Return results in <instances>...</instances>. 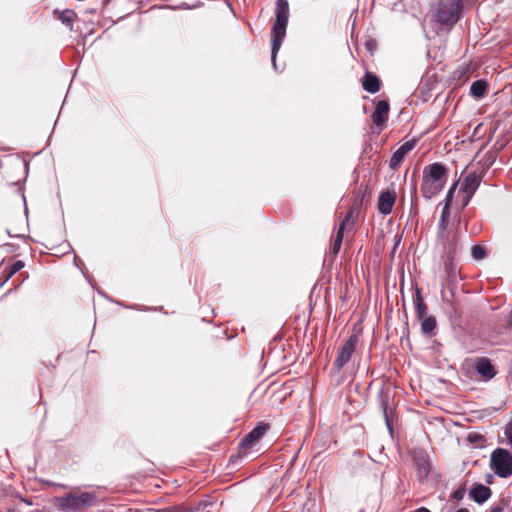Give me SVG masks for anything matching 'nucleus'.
Returning <instances> with one entry per match:
<instances>
[{
    "label": "nucleus",
    "instance_id": "4be33fe9",
    "mask_svg": "<svg viewBox=\"0 0 512 512\" xmlns=\"http://www.w3.org/2000/svg\"><path fill=\"white\" fill-rule=\"evenodd\" d=\"M405 156L406 155L402 152V150L397 149L390 158L389 167L392 170H396L400 166Z\"/></svg>",
    "mask_w": 512,
    "mask_h": 512
},
{
    "label": "nucleus",
    "instance_id": "bb28decb",
    "mask_svg": "<svg viewBox=\"0 0 512 512\" xmlns=\"http://www.w3.org/2000/svg\"><path fill=\"white\" fill-rule=\"evenodd\" d=\"M465 492H466L465 487L464 486H460L458 489H456L452 493V498L457 500V501L462 500L464 498Z\"/></svg>",
    "mask_w": 512,
    "mask_h": 512
},
{
    "label": "nucleus",
    "instance_id": "9d476101",
    "mask_svg": "<svg viewBox=\"0 0 512 512\" xmlns=\"http://www.w3.org/2000/svg\"><path fill=\"white\" fill-rule=\"evenodd\" d=\"M389 109L390 106L387 100H379L376 103L375 110L372 114V121L376 126L380 127L387 121Z\"/></svg>",
    "mask_w": 512,
    "mask_h": 512
},
{
    "label": "nucleus",
    "instance_id": "f03ea898",
    "mask_svg": "<svg viewBox=\"0 0 512 512\" xmlns=\"http://www.w3.org/2000/svg\"><path fill=\"white\" fill-rule=\"evenodd\" d=\"M447 168L440 162L427 165L423 171V180L420 187L421 194L426 199L439 194L447 182Z\"/></svg>",
    "mask_w": 512,
    "mask_h": 512
},
{
    "label": "nucleus",
    "instance_id": "b1692460",
    "mask_svg": "<svg viewBox=\"0 0 512 512\" xmlns=\"http://www.w3.org/2000/svg\"><path fill=\"white\" fill-rule=\"evenodd\" d=\"M25 266L24 262L21 260L15 261L10 267L6 274V280H8L10 277H12L14 274H16L18 271H20Z\"/></svg>",
    "mask_w": 512,
    "mask_h": 512
},
{
    "label": "nucleus",
    "instance_id": "ddd939ff",
    "mask_svg": "<svg viewBox=\"0 0 512 512\" xmlns=\"http://www.w3.org/2000/svg\"><path fill=\"white\" fill-rule=\"evenodd\" d=\"M481 183V177L473 172L466 175L462 183V190L466 193L468 200L474 195Z\"/></svg>",
    "mask_w": 512,
    "mask_h": 512
},
{
    "label": "nucleus",
    "instance_id": "2f4dec72",
    "mask_svg": "<svg viewBox=\"0 0 512 512\" xmlns=\"http://www.w3.org/2000/svg\"><path fill=\"white\" fill-rule=\"evenodd\" d=\"M489 512H503V509L500 506H493Z\"/></svg>",
    "mask_w": 512,
    "mask_h": 512
},
{
    "label": "nucleus",
    "instance_id": "a878e982",
    "mask_svg": "<svg viewBox=\"0 0 512 512\" xmlns=\"http://www.w3.org/2000/svg\"><path fill=\"white\" fill-rule=\"evenodd\" d=\"M416 145L415 140L406 141L403 143L398 149L402 150V152L406 155L408 152H410L412 149H414Z\"/></svg>",
    "mask_w": 512,
    "mask_h": 512
},
{
    "label": "nucleus",
    "instance_id": "20e7f679",
    "mask_svg": "<svg viewBox=\"0 0 512 512\" xmlns=\"http://www.w3.org/2000/svg\"><path fill=\"white\" fill-rule=\"evenodd\" d=\"M96 495L93 492H71L65 496L57 497V506L65 512H82L93 506L96 502Z\"/></svg>",
    "mask_w": 512,
    "mask_h": 512
},
{
    "label": "nucleus",
    "instance_id": "412c9836",
    "mask_svg": "<svg viewBox=\"0 0 512 512\" xmlns=\"http://www.w3.org/2000/svg\"><path fill=\"white\" fill-rule=\"evenodd\" d=\"M449 218H450L449 203H445V205L442 209L439 224H438L440 235H443L444 231L446 230L448 222H449Z\"/></svg>",
    "mask_w": 512,
    "mask_h": 512
},
{
    "label": "nucleus",
    "instance_id": "c756f323",
    "mask_svg": "<svg viewBox=\"0 0 512 512\" xmlns=\"http://www.w3.org/2000/svg\"><path fill=\"white\" fill-rule=\"evenodd\" d=\"M482 439V436L479 435V434H469L468 436V440L471 442V443H476L478 440Z\"/></svg>",
    "mask_w": 512,
    "mask_h": 512
},
{
    "label": "nucleus",
    "instance_id": "1a4fd4ad",
    "mask_svg": "<svg viewBox=\"0 0 512 512\" xmlns=\"http://www.w3.org/2000/svg\"><path fill=\"white\" fill-rule=\"evenodd\" d=\"M352 213H353L352 210L347 213V215L341 221L340 226L335 233V236L333 238V241L331 243V248H330L333 256H336L340 251L342 241H343V236H344V230H345L346 225L349 223V221L352 217Z\"/></svg>",
    "mask_w": 512,
    "mask_h": 512
},
{
    "label": "nucleus",
    "instance_id": "c85d7f7f",
    "mask_svg": "<svg viewBox=\"0 0 512 512\" xmlns=\"http://www.w3.org/2000/svg\"><path fill=\"white\" fill-rule=\"evenodd\" d=\"M456 188H457V182H454L447 192L445 203H449V204L451 203Z\"/></svg>",
    "mask_w": 512,
    "mask_h": 512
},
{
    "label": "nucleus",
    "instance_id": "f704fd0d",
    "mask_svg": "<svg viewBox=\"0 0 512 512\" xmlns=\"http://www.w3.org/2000/svg\"><path fill=\"white\" fill-rule=\"evenodd\" d=\"M481 126H482L481 124H478V126L475 128V131H474L475 134L477 133V129H480Z\"/></svg>",
    "mask_w": 512,
    "mask_h": 512
},
{
    "label": "nucleus",
    "instance_id": "7c9ffc66",
    "mask_svg": "<svg viewBox=\"0 0 512 512\" xmlns=\"http://www.w3.org/2000/svg\"><path fill=\"white\" fill-rule=\"evenodd\" d=\"M506 328L512 329V310L510 311L508 317H507V324Z\"/></svg>",
    "mask_w": 512,
    "mask_h": 512
},
{
    "label": "nucleus",
    "instance_id": "2eb2a0df",
    "mask_svg": "<svg viewBox=\"0 0 512 512\" xmlns=\"http://www.w3.org/2000/svg\"><path fill=\"white\" fill-rule=\"evenodd\" d=\"M362 87L369 93H376L381 88V80L372 72H366L362 79Z\"/></svg>",
    "mask_w": 512,
    "mask_h": 512
},
{
    "label": "nucleus",
    "instance_id": "7ed1b4c3",
    "mask_svg": "<svg viewBox=\"0 0 512 512\" xmlns=\"http://www.w3.org/2000/svg\"><path fill=\"white\" fill-rule=\"evenodd\" d=\"M463 8V0H437L433 7L434 21L452 28L460 20Z\"/></svg>",
    "mask_w": 512,
    "mask_h": 512
},
{
    "label": "nucleus",
    "instance_id": "0eeeda50",
    "mask_svg": "<svg viewBox=\"0 0 512 512\" xmlns=\"http://www.w3.org/2000/svg\"><path fill=\"white\" fill-rule=\"evenodd\" d=\"M358 337L352 334L338 349L337 357L333 363V372L339 373L343 367L351 360L355 352Z\"/></svg>",
    "mask_w": 512,
    "mask_h": 512
},
{
    "label": "nucleus",
    "instance_id": "f3484780",
    "mask_svg": "<svg viewBox=\"0 0 512 512\" xmlns=\"http://www.w3.org/2000/svg\"><path fill=\"white\" fill-rule=\"evenodd\" d=\"M415 313L418 319H423L427 314V305L424 302L420 290H416L414 298Z\"/></svg>",
    "mask_w": 512,
    "mask_h": 512
},
{
    "label": "nucleus",
    "instance_id": "72a5a7b5",
    "mask_svg": "<svg viewBox=\"0 0 512 512\" xmlns=\"http://www.w3.org/2000/svg\"><path fill=\"white\" fill-rule=\"evenodd\" d=\"M456 512H469V510L466 508H460Z\"/></svg>",
    "mask_w": 512,
    "mask_h": 512
},
{
    "label": "nucleus",
    "instance_id": "9b49d317",
    "mask_svg": "<svg viewBox=\"0 0 512 512\" xmlns=\"http://www.w3.org/2000/svg\"><path fill=\"white\" fill-rule=\"evenodd\" d=\"M267 429L268 426L266 424L259 423L244 436V438L241 440L240 446L245 448L252 446L255 442L262 438Z\"/></svg>",
    "mask_w": 512,
    "mask_h": 512
},
{
    "label": "nucleus",
    "instance_id": "6e6552de",
    "mask_svg": "<svg viewBox=\"0 0 512 512\" xmlns=\"http://www.w3.org/2000/svg\"><path fill=\"white\" fill-rule=\"evenodd\" d=\"M474 368L478 375L484 380L489 381L493 379L496 374V368L492 361L487 357H477L474 360Z\"/></svg>",
    "mask_w": 512,
    "mask_h": 512
},
{
    "label": "nucleus",
    "instance_id": "39448f33",
    "mask_svg": "<svg viewBox=\"0 0 512 512\" xmlns=\"http://www.w3.org/2000/svg\"><path fill=\"white\" fill-rule=\"evenodd\" d=\"M490 466L499 477H510L512 475V454L503 448L495 449L491 454Z\"/></svg>",
    "mask_w": 512,
    "mask_h": 512
},
{
    "label": "nucleus",
    "instance_id": "dca6fc26",
    "mask_svg": "<svg viewBox=\"0 0 512 512\" xmlns=\"http://www.w3.org/2000/svg\"><path fill=\"white\" fill-rule=\"evenodd\" d=\"M380 406L383 411L384 420L386 426L390 432H392V420L394 416L393 409L389 406V399L387 396H384L382 393L380 395Z\"/></svg>",
    "mask_w": 512,
    "mask_h": 512
},
{
    "label": "nucleus",
    "instance_id": "aec40b11",
    "mask_svg": "<svg viewBox=\"0 0 512 512\" xmlns=\"http://www.w3.org/2000/svg\"><path fill=\"white\" fill-rule=\"evenodd\" d=\"M77 18L73 10L66 9L59 13L58 19L70 30H73V22Z\"/></svg>",
    "mask_w": 512,
    "mask_h": 512
},
{
    "label": "nucleus",
    "instance_id": "4468645a",
    "mask_svg": "<svg viewBox=\"0 0 512 512\" xmlns=\"http://www.w3.org/2000/svg\"><path fill=\"white\" fill-rule=\"evenodd\" d=\"M491 494V489L483 484L475 485L469 492L470 498L478 504L486 502Z\"/></svg>",
    "mask_w": 512,
    "mask_h": 512
},
{
    "label": "nucleus",
    "instance_id": "f257e3e1",
    "mask_svg": "<svg viewBox=\"0 0 512 512\" xmlns=\"http://www.w3.org/2000/svg\"><path fill=\"white\" fill-rule=\"evenodd\" d=\"M289 18V3L287 0H277L275 6V22L271 30V61L275 70H278L276 58L286 36Z\"/></svg>",
    "mask_w": 512,
    "mask_h": 512
},
{
    "label": "nucleus",
    "instance_id": "a211bd4d",
    "mask_svg": "<svg viewBox=\"0 0 512 512\" xmlns=\"http://www.w3.org/2000/svg\"><path fill=\"white\" fill-rule=\"evenodd\" d=\"M488 84L484 80H476L470 87V94L475 98H482L487 93Z\"/></svg>",
    "mask_w": 512,
    "mask_h": 512
},
{
    "label": "nucleus",
    "instance_id": "473e14b6",
    "mask_svg": "<svg viewBox=\"0 0 512 512\" xmlns=\"http://www.w3.org/2000/svg\"><path fill=\"white\" fill-rule=\"evenodd\" d=\"M415 512H431V511L425 507H421V508L416 509Z\"/></svg>",
    "mask_w": 512,
    "mask_h": 512
},
{
    "label": "nucleus",
    "instance_id": "6ab92c4d",
    "mask_svg": "<svg viewBox=\"0 0 512 512\" xmlns=\"http://www.w3.org/2000/svg\"><path fill=\"white\" fill-rule=\"evenodd\" d=\"M419 320L421 321V331L423 334L431 335L432 332L436 329L437 321L434 316H426Z\"/></svg>",
    "mask_w": 512,
    "mask_h": 512
},
{
    "label": "nucleus",
    "instance_id": "cd10ccee",
    "mask_svg": "<svg viewBox=\"0 0 512 512\" xmlns=\"http://www.w3.org/2000/svg\"><path fill=\"white\" fill-rule=\"evenodd\" d=\"M504 434L508 440V443L512 446V417H511V420L509 421V423L505 427Z\"/></svg>",
    "mask_w": 512,
    "mask_h": 512
},
{
    "label": "nucleus",
    "instance_id": "f8f14e48",
    "mask_svg": "<svg viewBox=\"0 0 512 512\" xmlns=\"http://www.w3.org/2000/svg\"><path fill=\"white\" fill-rule=\"evenodd\" d=\"M396 199L395 192L384 191L379 195L378 198V210L383 215L391 213Z\"/></svg>",
    "mask_w": 512,
    "mask_h": 512
},
{
    "label": "nucleus",
    "instance_id": "5701e85b",
    "mask_svg": "<svg viewBox=\"0 0 512 512\" xmlns=\"http://www.w3.org/2000/svg\"><path fill=\"white\" fill-rule=\"evenodd\" d=\"M471 253L475 260H482L486 257V249L481 245H474L471 249Z\"/></svg>",
    "mask_w": 512,
    "mask_h": 512
},
{
    "label": "nucleus",
    "instance_id": "393cba45",
    "mask_svg": "<svg viewBox=\"0 0 512 512\" xmlns=\"http://www.w3.org/2000/svg\"><path fill=\"white\" fill-rule=\"evenodd\" d=\"M156 512H192L191 509L183 505H172L164 508L157 509Z\"/></svg>",
    "mask_w": 512,
    "mask_h": 512
},
{
    "label": "nucleus",
    "instance_id": "423d86ee",
    "mask_svg": "<svg viewBox=\"0 0 512 512\" xmlns=\"http://www.w3.org/2000/svg\"><path fill=\"white\" fill-rule=\"evenodd\" d=\"M444 245V254L442 255L443 269L445 272V280L448 284H455L460 279L459 269L454 262V254L456 253L455 241L448 242Z\"/></svg>",
    "mask_w": 512,
    "mask_h": 512
}]
</instances>
